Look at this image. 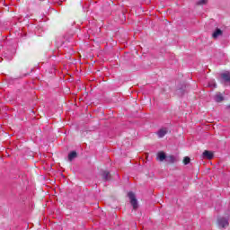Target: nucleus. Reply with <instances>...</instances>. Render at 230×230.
<instances>
[{"label": "nucleus", "instance_id": "nucleus-11", "mask_svg": "<svg viewBox=\"0 0 230 230\" xmlns=\"http://www.w3.org/2000/svg\"><path fill=\"white\" fill-rule=\"evenodd\" d=\"M208 87H217V82H215V80H211L209 83H208Z\"/></svg>", "mask_w": 230, "mask_h": 230}, {"label": "nucleus", "instance_id": "nucleus-5", "mask_svg": "<svg viewBox=\"0 0 230 230\" xmlns=\"http://www.w3.org/2000/svg\"><path fill=\"white\" fill-rule=\"evenodd\" d=\"M202 155L204 159H213L214 157L213 152L208 150L204 151Z\"/></svg>", "mask_w": 230, "mask_h": 230}, {"label": "nucleus", "instance_id": "nucleus-16", "mask_svg": "<svg viewBox=\"0 0 230 230\" xmlns=\"http://www.w3.org/2000/svg\"><path fill=\"white\" fill-rule=\"evenodd\" d=\"M7 60H12V58H7Z\"/></svg>", "mask_w": 230, "mask_h": 230}, {"label": "nucleus", "instance_id": "nucleus-3", "mask_svg": "<svg viewBox=\"0 0 230 230\" xmlns=\"http://www.w3.org/2000/svg\"><path fill=\"white\" fill-rule=\"evenodd\" d=\"M221 78L226 84H230V74L229 72H226L221 74Z\"/></svg>", "mask_w": 230, "mask_h": 230}, {"label": "nucleus", "instance_id": "nucleus-15", "mask_svg": "<svg viewBox=\"0 0 230 230\" xmlns=\"http://www.w3.org/2000/svg\"><path fill=\"white\" fill-rule=\"evenodd\" d=\"M58 46H64V41H62L61 43L58 44Z\"/></svg>", "mask_w": 230, "mask_h": 230}, {"label": "nucleus", "instance_id": "nucleus-13", "mask_svg": "<svg viewBox=\"0 0 230 230\" xmlns=\"http://www.w3.org/2000/svg\"><path fill=\"white\" fill-rule=\"evenodd\" d=\"M190 157L189 156H186V157H184V159H183V164L186 165V164H190Z\"/></svg>", "mask_w": 230, "mask_h": 230}, {"label": "nucleus", "instance_id": "nucleus-10", "mask_svg": "<svg viewBox=\"0 0 230 230\" xmlns=\"http://www.w3.org/2000/svg\"><path fill=\"white\" fill-rule=\"evenodd\" d=\"M215 100H216V102H223L224 96H223L221 93H219V94L216 95Z\"/></svg>", "mask_w": 230, "mask_h": 230}, {"label": "nucleus", "instance_id": "nucleus-4", "mask_svg": "<svg viewBox=\"0 0 230 230\" xmlns=\"http://www.w3.org/2000/svg\"><path fill=\"white\" fill-rule=\"evenodd\" d=\"M223 31L219 28H217L216 31L213 32L212 37L213 39H218V37H222Z\"/></svg>", "mask_w": 230, "mask_h": 230}, {"label": "nucleus", "instance_id": "nucleus-7", "mask_svg": "<svg viewBox=\"0 0 230 230\" xmlns=\"http://www.w3.org/2000/svg\"><path fill=\"white\" fill-rule=\"evenodd\" d=\"M164 159H166V155L164 154V152H160L157 154V160L160 162L164 161Z\"/></svg>", "mask_w": 230, "mask_h": 230}, {"label": "nucleus", "instance_id": "nucleus-2", "mask_svg": "<svg viewBox=\"0 0 230 230\" xmlns=\"http://www.w3.org/2000/svg\"><path fill=\"white\" fill-rule=\"evenodd\" d=\"M217 224L219 227H222L223 229H226L229 226V221L224 217H219L217 219Z\"/></svg>", "mask_w": 230, "mask_h": 230}, {"label": "nucleus", "instance_id": "nucleus-14", "mask_svg": "<svg viewBox=\"0 0 230 230\" xmlns=\"http://www.w3.org/2000/svg\"><path fill=\"white\" fill-rule=\"evenodd\" d=\"M206 3H208V0H199L198 4H206Z\"/></svg>", "mask_w": 230, "mask_h": 230}, {"label": "nucleus", "instance_id": "nucleus-6", "mask_svg": "<svg viewBox=\"0 0 230 230\" xmlns=\"http://www.w3.org/2000/svg\"><path fill=\"white\" fill-rule=\"evenodd\" d=\"M168 134V129L166 128H161L158 132H157V136L158 137H164L165 135Z\"/></svg>", "mask_w": 230, "mask_h": 230}, {"label": "nucleus", "instance_id": "nucleus-8", "mask_svg": "<svg viewBox=\"0 0 230 230\" xmlns=\"http://www.w3.org/2000/svg\"><path fill=\"white\" fill-rule=\"evenodd\" d=\"M77 154L75 151H72L70 154H68V161H73V159H75Z\"/></svg>", "mask_w": 230, "mask_h": 230}, {"label": "nucleus", "instance_id": "nucleus-9", "mask_svg": "<svg viewBox=\"0 0 230 230\" xmlns=\"http://www.w3.org/2000/svg\"><path fill=\"white\" fill-rule=\"evenodd\" d=\"M110 175H111V173L109 172V171L102 172V177H103L104 181H109Z\"/></svg>", "mask_w": 230, "mask_h": 230}, {"label": "nucleus", "instance_id": "nucleus-12", "mask_svg": "<svg viewBox=\"0 0 230 230\" xmlns=\"http://www.w3.org/2000/svg\"><path fill=\"white\" fill-rule=\"evenodd\" d=\"M167 161L169 163H175V157H173V155H170L167 157Z\"/></svg>", "mask_w": 230, "mask_h": 230}, {"label": "nucleus", "instance_id": "nucleus-1", "mask_svg": "<svg viewBox=\"0 0 230 230\" xmlns=\"http://www.w3.org/2000/svg\"><path fill=\"white\" fill-rule=\"evenodd\" d=\"M128 197L130 200V204L133 207V209H137V199H136V194L130 191L128 193Z\"/></svg>", "mask_w": 230, "mask_h": 230}]
</instances>
